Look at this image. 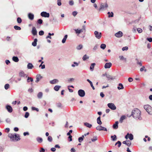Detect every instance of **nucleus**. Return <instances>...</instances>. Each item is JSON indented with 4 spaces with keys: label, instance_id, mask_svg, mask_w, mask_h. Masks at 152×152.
<instances>
[{
    "label": "nucleus",
    "instance_id": "nucleus-1",
    "mask_svg": "<svg viewBox=\"0 0 152 152\" xmlns=\"http://www.w3.org/2000/svg\"><path fill=\"white\" fill-rule=\"evenodd\" d=\"M132 115L133 117L136 119L141 120V112L137 108L134 109L132 112Z\"/></svg>",
    "mask_w": 152,
    "mask_h": 152
},
{
    "label": "nucleus",
    "instance_id": "nucleus-2",
    "mask_svg": "<svg viewBox=\"0 0 152 152\" xmlns=\"http://www.w3.org/2000/svg\"><path fill=\"white\" fill-rule=\"evenodd\" d=\"M144 108L149 114L152 115V107L150 105L148 104L145 105Z\"/></svg>",
    "mask_w": 152,
    "mask_h": 152
},
{
    "label": "nucleus",
    "instance_id": "nucleus-3",
    "mask_svg": "<svg viewBox=\"0 0 152 152\" xmlns=\"http://www.w3.org/2000/svg\"><path fill=\"white\" fill-rule=\"evenodd\" d=\"M10 137L12 138L13 140H15L16 141H18L20 140L19 136L18 134H11Z\"/></svg>",
    "mask_w": 152,
    "mask_h": 152
},
{
    "label": "nucleus",
    "instance_id": "nucleus-4",
    "mask_svg": "<svg viewBox=\"0 0 152 152\" xmlns=\"http://www.w3.org/2000/svg\"><path fill=\"white\" fill-rule=\"evenodd\" d=\"M78 93L79 95L81 97L84 96L85 94V91L83 90L82 89L79 90L78 91Z\"/></svg>",
    "mask_w": 152,
    "mask_h": 152
},
{
    "label": "nucleus",
    "instance_id": "nucleus-5",
    "mask_svg": "<svg viewBox=\"0 0 152 152\" xmlns=\"http://www.w3.org/2000/svg\"><path fill=\"white\" fill-rule=\"evenodd\" d=\"M96 128L97 130L99 131H107V129L106 128L103 127L101 125L98 126Z\"/></svg>",
    "mask_w": 152,
    "mask_h": 152
},
{
    "label": "nucleus",
    "instance_id": "nucleus-6",
    "mask_svg": "<svg viewBox=\"0 0 152 152\" xmlns=\"http://www.w3.org/2000/svg\"><path fill=\"white\" fill-rule=\"evenodd\" d=\"M108 7L107 4L106 3H102L101 4L100 7L99 8L98 10L100 11L102 9H104L105 8H107Z\"/></svg>",
    "mask_w": 152,
    "mask_h": 152
},
{
    "label": "nucleus",
    "instance_id": "nucleus-7",
    "mask_svg": "<svg viewBox=\"0 0 152 152\" xmlns=\"http://www.w3.org/2000/svg\"><path fill=\"white\" fill-rule=\"evenodd\" d=\"M107 106L110 109L112 110H115L116 107L114 104L113 103H109L107 104Z\"/></svg>",
    "mask_w": 152,
    "mask_h": 152
},
{
    "label": "nucleus",
    "instance_id": "nucleus-8",
    "mask_svg": "<svg viewBox=\"0 0 152 152\" xmlns=\"http://www.w3.org/2000/svg\"><path fill=\"white\" fill-rule=\"evenodd\" d=\"M94 34L96 37L98 39H100L101 37L102 33L101 32L99 33L97 31L94 32Z\"/></svg>",
    "mask_w": 152,
    "mask_h": 152
},
{
    "label": "nucleus",
    "instance_id": "nucleus-9",
    "mask_svg": "<svg viewBox=\"0 0 152 152\" xmlns=\"http://www.w3.org/2000/svg\"><path fill=\"white\" fill-rule=\"evenodd\" d=\"M41 15L43 17L48 18L50 15L49 13H48L46 12H43L41 13Z\"/></svg>",
    "mask_w": 152,
    "mask_h": 152
},
{
    "label": "nucleus",
    "instance_id": "nucleus-10",
    "mask_svg": "<svg viewBox=\"0 0 152 152\" xmlns=\"http://www.w3.org/2000/svg\"><path fill=\"white\" fill-rule=\"evenodd\" d=\"M6 108L9 112L11 113L12 112V108L10 106L7 105L6 106Z\"/></svg>",
    "mask_w": 152,
    "mask_h": 152
},
{
    "label": "nucleus",
    "instance_id": "nucleus-11",
    "mask_svg": "<svg viewBox=\"0 0 152 152\" xmlns=\"http://www.w3.org/2000/svg\"><path fill=\"white\" fill-rule=\"evenodd\" d=\"M123 35V33L121 31H119L115 34V36L117 37H121Z\"/></svg>",
    "mask_w": 152,
    "mask_h": 152
},
{
    "label": "nucleus",
    "instance_id": "nucleus-12",
    "mask_svg": "<svg viewBox=\"0 0 152 152\" xmlns=\"http://www.w3.org/2000/svg\"><path fill=\"white\" fill-rule=\"evenodd\" d=\"M112 64L111 62L106 63L104 66V67L105 69L109 68L112 66Z\"/></svg>",
    "mask_w": 152,
    "mask_h": 152
},
{
    "label": "nucleus",
    "instance_id": "nucleus-13",
    "mask_svg": "<svg viewBox=\"0 0 152 152\" xmlns=\"http://www.w3.org/2000/svg\"><path fill=\"white\" fill-rule=\"evenodd\" d=\"M31 32L33 35H37V31L35 27L32 28Z\"/></svg>",
    "mask_w": 152,
    "mask_h": 152
},
{
    "label": "nucleus",
    "instance_id": "nucleus-14",
    "mask_svg": "<svg viewBox=\"0 0 152 152\" xmlns=\"http://www.w3.org/2000/svg\"><path fill=\"white\" fill-rule=\"evenodd\" d=\"M75 33L77 35L79 34L80 33L83 32L84 31L82 29H78L75 30Z\"/></svg>",
    "mask_w": 152,
    "mask_h": 152
},
{
    "label": "nucleus",
    "instance_id": "nucleus-15",
    "mask_svg": "<svg viewBox=\"0 0 152 152\" xmlns=\"http://www.w3.org/2000/svg\"><path fill=\"white\" fill-rule=\"evenodd\" d=\"M42 77L40 75H38L36 76V80L35 81L36 83H38L39 80L42 79Z\"/></svg>",
    "mask_w": 152,
    "mask_h": 152
},
{
    "label": "nucleus",
    "instance_id": "nucleus-16",
    "mask_svg": "<svg viewBox=\"0 0 152 152\" xmlns=\"http://www.w3.org/2000/svg\"><path fill=\"white\" fill-rule=\"evenodd\" d=\"M118 121L115 122V123L113 125V128L114 129H117L118 128Z\"/></svg>",
    "mask_w": 152,
    "mask_h": 152
},
{
    "label": "nucleus",
    "instance_id": "nucleus-17",
    "mask_svg": "<svg viewBox=\"0 0 152 152\" xmlns=\"http://www.w3.org/2000/svg\"><path fill=\"white\" fill-rule=\"evenodd\" d=\"M106 75V77L107 78H108V80H113L114 79V78H113L112 76L109 75H107V74H105L104 75V76Z\"/></svg>",
    "mask_w": 152,
    "mask_h": 152
},
{
    "label": "nucleus",
    "instance_id": "nucleus-18",
    "mask_svg": "<svg viewBox=\"0 0 152 152\" xmlns=\"http://www.w3.org/2000/svg\"><path fill=\"white\" fill-rule=\"evenodd\" d=\"M28 16L29 18L31 20H33L34 18V15L31 13H29L28 15Z\"/></svg>",
    "mask_w": 152,
    "mask_h": 152
},
{
    "label": "nucleus",
    "instance_id": "nucleus-19",
    "mask_svg": "<svg viewBox=\"0 0 152 152\" xmlns=\"http://www.w3.org/2000/svg\"><path fill=\"white\" fill-rule=\"evenodd\" d=\"M58 82V80L57 79H55L50 81V83L51 84H54Z\"/></svg>",
    "mask_w": 152,
    "mask_h": 152
},
{
    "label": "nucleus",
    "instance_id": "nucleus-20",
    "mask_svg": "<svg viewBox=\"0 0 152 152\" xmlns=\"http://www.w3.org/2000/svg\"><path fill=\"white\" fill-rule=\"evenodd\" d=\"M37 39H35L34 40V41L32 42V45L34 46H36L37 45Z\"/></svg>",
    "mask_w": 152,
    "mask_h": 152
},
{
    "label": "nucleus",
    "instance_id": "nucleus-21",
    "mask_svg": "<svg viewBox=\"0 0 152 152\" xmlns=\"http://www.w3.org/2000/svg\"><path fill=\"white\" fill-rule=\"evenodd\" d=\"M119 86L118 87V90L122 89H124V87L122 83H120L118 84Z\"/></svg>",
    "mask_w": 152,
    "mask_h": 152
},
{
    "label": "nucleus",
    "instance_id": "nucleus-22",
    "mask_svg": "<svg viewBox=\"0 0 152 152\" xmlns=\"http://www.w3.org/2000/svg\"><path fill=\"white\" fill-rule=\"evenodd\" d=\"M42 95H43V94L41 92H39L37 95V97H38V98L39 99H41L42 98Z\"/></svg>",
    "mask_w": 152,
    "mask_h": 152
},
{
    "label": "nucleus",
    "instance_id": "nucleus-23",
    "mask_svg": "<svg viewBox=\"0 0 152 152\" xmlns=\"http://www.w3.org/2000/svg\"><path fill=\"white\" fill-rule=\"evenodd\" d=\"M12 60L15 62H18L19 61V59L16 56H13L12 58Z\"/></svg>",
    "mask_w": 152,
    "mask_h": 152
},
{
    "label": "nucleus",
    "instance_id": "nucleus-24",
    "mask_svg": "<svg viewBox=\"0 0 152 152\" xmlns=\"http://www.w3.org/2000/svg\"><path fill=\"white\" fill-rule=\"evenodd\" d=\"M34 67L32 64L29 63L27 65V68L28 69H32Z\"/></svg>",
    "mask_w": 152,
    "mask_h": 152
},
{
    "label": "nucleus",
    "instance_id": "nucleus-25",
    "mask_svg": "<svg viewBox=\"0 0 152 152\" xmlns=\"http://www.w3.org/2000/svg\"><path fill=\"white\" fill-rule=\"evenodd\" d=\"M19 76L21 77H24L26 76V75L24 73V72L21 71L19 73Z\"/></svg>",
    "mask_w": 152,
    "mask_h": 152
},
{
    "label": "nucleus",
    "instance_id": "nucleus-26",
    "mask_svg": "<svg viewBox=\"0 0 152 152\" xmlns=\"http://www.w3.org/2000/svg\"><path fill=\"white\" fill-rule=\"evenodd\" d=\"M97 123L99 125H101L102 124V121H101L100 120V117L99 116L98 117L97 119Z\"/></svg>",
    "mask_w": 152,
    "mask_h": 152
},
{
    "label": "nucleus",
    "instance_id": "nucleus-27",
    "mask_svg": "<svg viewBox=\"0 0 152 152\" xmlns=\"http://www.w3.org/2000/svg\"><path fill=\"white\" fill-rule=\"evenodd\" d=\"M61 86H56L54 87V89L56 91H57L59 90Z\"/></svg>",
    "mask_w": 152,
    "mask_h": 152
},
{
    "label": "nucleus",
    "instance_id": "nucleus-28",
    "mask_svg": "<svg viewBox=\"0 0 152 152\" xmlns=\"http://www.w3.org/2000/svg\"><path fill=\"white\" fill-rule=\"evenodd\" d=\"M125 118H126L125 116V115L122 116L120 118V121L121 123H122L123 121V120H124V119H125Z\"/></svg>",
    "mask_w": 152,
    "mask_h": 152
},
{
    "label": "nucleus",
    "instance_id": "nucleus-29",
    "mask_svg": "<svg viewBox=\"0 0 152 152\" xmlns=\"http://www.w3.org/2000/svg\"><path fill=\"white\" fill-rule=\"evenodd\" d=\"M84 124L85 126L89 128H91L92 126V125L91 124H90L89 123H85Z\"/></svg>",
    "mask_w": 152,
    "mask_h": 152
},
{
    "label": "nucleus",
    "instance_id": "nucleus-30",
    "mask_svg": "<svg viewBox=\"0 0 152 152\" xmlns=\"http://www.w3.org/2000/svg\"><path fill=\"white\" fill-rule=\"evenodd\" d=\"M83 61H85L87 59L89 58V57L87 56L86 55H85L83 57Z\"/></svg>",
    "mask_w": 152,
    "mask_h": 152
},
{
    "label": "nucleus",
    "instance_id": "nucleus-31",
    "mask_svg": "<svg viewBox=\"0 0 152 152\" xmlns=\"http://www.w3.org/2000/svg\"><path fill=\"white\" fill-rule=\"evenodd\" d=\"M128 138H129L130 140H132L133 139V136L132 134H129V135H128Z\"/></svg>",
    "mask_w": 152,
    "mask_h": 152
},
{
    "label": "nucleus",
    "instance_id": "nucleus-32",
    "mask_svg": "<svg viewBox=\"0 0 152 152\" xmlns=\"http://www.w3.org/2000/svg\"><path fill=\"white\" fill-rule=\"evenodd\" d=\"M95 65V63H92L91 64V66L90 67V69L91 70H93L94 68V66Z\"/></svg>",
    "mask_w": 152,
    "mask_h": 152
},
{
    "label": "nucleus",
    "instance_id": "nucleus-33",
    "mask_svg": "<svg viewBox=\"0 0 152 152\" xmlns=\"http://www.w3.org/2000/svg\"><path fill=\"white\" fill-rule=\"evenodd\" d=\"M107 14L108 15V17H113V12H111V13L110 12H108Z\"/></svg>",
    "mask_w": 152,
    "mask_h": 152
},
{
    "label": "nucleus",
    "instance_id": "nucleus-34",
    "mask_svg": "<svg viewBox=\"0 0 152 152\" xmlns=\"http://www.w3.org/2000/svg\"><path fill=\"white\" fill-rule=\"evenodd\" d=\"M111 137L112 138L113 141H115L117 139L116 136L115 135H114L113 136H111Z\"/></svg>",
    "mask_w": 152,
    "mask_h": 152
},
{
    "label": "nucleus",
    "instance_id": "nucleus-35",
    "mask_svg": "<svg viewBox=\"0 0 152 152\" xmlns=\"http://www.w3.org/2000/svg\"><path fill=\"white\" fill-rule=\"evenodd\" d=\"M37 141L39 143L41 142L42 141V138L38 137L37 139Z\"/></svg>",
    "mask_w": 152,
    "mask_h": 152
},
{
    "label": "nucleus",
    "instance_id": "nucleus-36",
    "mask_svg": "<svg viewBox=\"0 0 152 152\" xmlns=\"http://www.w3.org/2000/svg\"><path fill=\"white\" fill-rule=\"evenodd\" d=\"M131 145V142L129 140H127L126 145L128 147H129Z\"/></svg>",
    "mask_w": 152,
    "mask_h": 152
},
{
    "label": "nucleus",
    "instance_id": "nucleus-37",
    "mask_svg": "<svg viewBox=\"0 0 152 152\" xmlns=\"http://www.w3.org/2000/svg\"><path fill=\"white\" fill-rule=\"evenodd\" d=\"M14 28L16 30H20L21 29V28L20 27L17 26H14Z\"/></svg>",
    "mask_w": 152,
    "mask_h": 152
},
{
    "label": "nucleus",
    "instance_id": "nucleus-38",
    "mask_svg": "<svg viewBox=\"0 0 152 152\" xmlns=\"http://www.w3.org/2000/svg\"><path fill=\"white\" fill-rule=\"evenodd\" d=\"M106 47V45L105 44H102L100 46V48L102 49H104Z\"/></svg>",
    "mask_w": 152,
    "mask_h": 152
},
{
    "label": "nucleus",
    "instance_id": "nucleus-39",
    "mask_svg": "<svg viewBox=\"0 0 152 152\" xmlns=\"http://www.w3.org/2000/svg\"><path fill=\"white\" fill-rule=\"evenodd\" d=\"M117 144H118V147L119 148L121 146V143L120 141H118L117 142H116L115 143V145Z\"/></svg>",
    "mask_w": 152,
    "mask_h": 152
},
{
    "label": "nucleus",
    "instance_id": "nucleus-40",
    "mask_svg": "<svg viewBox=\"0 0 152 152\" xmlns=\"http://www.w3.org/2000/svg\"><path fill=\"white\" fill-rule=\"evenodd\" d=\"M22 20L21 18L20 17H18L17 18V22L18 23H20L22 22Z\"/></svg>",
    "mask_w": 152,
    "mask_h": 152
},
{
    "label": "nucleus",
    "instance_id": "nucleus-41",
    "mask_svg": "<svg viewBox=\"0 0 152 152\" xmlns=\"http://www.w3.org/2000/svg\"><path fill=\"white\" fill-rule=\"evenodd\" d=\"M82 48L83 45H80L77 47L76 48L77 49L79 50L81 49Z\"/></svg>",
    "mask_w": 152,
    "mask_h": 152
},
{
    "label": "nucleus",
    "instance_id": "nucleus-42",
    "mask_svg": "<svg viewBox=\"0 0 152 152\" xmlns=\"http://www.w3.org/2000/svg\"><path fill=\"white\" fill-rule=\"evenodd\" d=\"M9 85L8 84H6L4 86V88L5 89H7L9 87Z\"/></svg>",
    "mask_w": 152,
    "mask_h": 152
},
{
    "label": "nucleus",
    "instance_id": "nucleus-43",
    "mask_svg": "<svg viewBox=\"0 0 152 152\" xmlns=\"http://www.w3.org/2000/svg\"><path fill=\"white\" fill-rule=\"evenodd\" d=\"M48 140L50 142H52L53 140L51 136H49L48 137Z\"/></svg>",
    "mask_w": 152,
    "mask_h": 152
},
{
    "label": "nucleus",
    "instance_id": "nucleus-44",
    "mask_svg": "<svg viewBox=\"0 0 152 152\" xmlns=\"http://www.w3.org/2000/svg\"><path fill=\"white\" fill-rule=\"evenodd\" d=\"M29 113L28 112H26L25 113V115H24V117L25 118H27L28 117V116H29Z\"/></svg>",
    "mask_w": 152,
    "mask_h": 152
},
{
    "label": "nucleus",
    "instance_id": "nucleus-45",
    "mask_svg": "<svg viewBox=\"0 0 152 152\" xmlns=\"http://www.w3.org/2000/svg\"><path fill=\"white\" fill-rule=\"evenodd\" d=\"M42 22H43L42 20L41 19H38V20H37V22H38V23L40 24H42Z\"/></svg>",
    "mask_w": 152,
    "mask_h": 152
},
{
    "label": "nucleus",
    "instance_id": "nucleus-46",
    "mask_svg": "<svg viewBox=\"0 0 152 152\" xmlns=\"http://www.w3.org/2000/svg\"><path fill=\"white\" fill-rule=\"evenodd\" d=\"M97 140V138L96 137H95L91 139V140L92 141L94 142Z\"/></svg>",
    "mask_w": 152,
    "mask_h": 152
},
{
    "label": "nucleus",
    "instance_id": "nucleus-47",
    "mask_svg": "<svg viewBox=\"0 0 152 152\" xmlns=\"http://www.w3.org/2000/svg\"><path fill=\"white\" fill-rule=\"evenodd\" d=\"M137 30L139 33H141L142 31V29L140 28H137Z\"/></svg>",
    "mask_w": 152,
    "mask_h": 152
},
{
    "label": "nucleus",
    "instance_id": "nucleus-48",
    "mask_svg": "<svg viewBox=\"0 0 152 152\" xmlns=\"http://www.w3.org/2000/svg\"><path fill=\"white\" fill-rule=\"evenodd\" d=\"M44 34V32L43 31H40L39 32V34L40 36H42Z\"/></svg>",
    "mask_w": 152,
    "mask_h": 152
},
{
    "label": "nucleus",
    "instance_id": "nucleus-49",
    "mask_svg": "<svg viewBox=\"0 0 152 152\" xmlns=\"http://www.w3.org/2000/svg\"><path fill=\"white\" fill-rule=\"evenodd\" d=\"M32 110H36L37 112L39 111V109L37 108H36L34 107H32Z\"/></svg>",
    "mask_w": 152,
    "mask_h": 152
},
{
    "label": "nucleus",
    "instance_id": "nucleus-50",
    "mask_svg": "<svg viewBox=\"0 0 152 152\" xmlns=\"http://www.w3.org/2000/svg\"><path fill=\"white\" fill-rule=\"evenodd\" d=\"M119 58L121 60H124L126 61V58H124L123 56H119Z\"/></svg>",
    "mask_w": 152,
    "mask_h": 152
},
{
    "label": "nucleus",
    "instance_id": "nucleus-51",
    "mask_svg": "<svg viewBox=\"0 0 152 152\" xmlns=\"http://www.w3.org/2000/svg\"><path fill=\"white\" fill-rule=\"evenodd\" d=\"M28 80H30L31 82H32L33 81V79L31 77H28L27 79V81L28 82H29V81H28Z\"/></svg>",
    "mask_w": 152,
    "mask_h": 152
},
{
    "label": "nucleus",
    "instance_id": "nucleus-52",
    "mask_svg": "<svg viewBox=\"0 0 152 152\" xmlns=\"http://www.w3.org/2000/svg\"><path fill=\"white\" fill-rule=\"evenodd\" d=\"M57 4L59 6L61 5V0H57Z\"/></svg>",
    "mask_w": 152,
    "mask_h": 152
},
{
    "label": "nucleus",
    "instance_id": "nucleus-53",
    "mask_svg": "<svg viewBox=\"0 0 152 152\" xmlns=\"http://www.w3.org/2000/svg\"><path fill=\"white\" fill-rule=\"evenodd\" d=\"M128 48L126 46V47L123 48H122V50L123 51H124V50H128Z\"/></svg>",
    "mask_w": 152,
    "mask_h": 152
},
{
    "label": "nucleus",
    "instance_id": "nucleus-54",
    "mask_svg": "<svg viewBox=\"0 0 152 152\" xmlns=\"http://www.w3.org/2000/svg\"><path fill=\"white\" fill-rule=\"evenodd\" d=\"M74 80V79L72 78L69 79L68 80V83H70L72 81H73Z\"/></svg>",
    "mask_w": 152,
    "mask_h": 152
},
{
    "label": "nucleus",
    "instance_id": "nucleus-55",
    "mask_svg": "<svg viewBox=\"0 0 152 152\" xmlns=\"http://www.w3.org/2000/svg\"><path fill=\"white\" fill-rule=\"evenodd\" d=\"M83 138L80 137H79L78 138L79 141L80 142H81L83 141Z\"/></svg>",
    "mask_w": 152,
    "mask_h": 152
},
{
    "label": "nucleus",
    "instance_id": "nucleus-56",
    "mask_svg": "<svg viewBox=\"0 0 152 152\" xmlns=\"http://www.w3.org/2000/svg\"><path fill=\"white\" fill-rule=\"evenodd\" d=\"M69 5H72L74 4V2L73 1H70L69 2Z\"/></svg>",
    "mask_w": 152,
    "mask_h": 152
},
{
    "label": "nucleus",
    "instance_id": "nucleus-57",
    "mask_svg": "<svg viewBox=\"0 0 152 152\" xmlns=\"http://www.w3.org/2000/svg\"><path fill=\"white\" fill-rule=\"evenodd\" d=\"M77 12L75 11H74L72 12V15L74 16H75L77 15Z\"/></svg>",
    "mask_w": 152,
    "mask_h": 152
},
{
    "label": "nucleus",
    "instance_id": "nucleus-58",
    "mask_svg": "<svg viewBox=\"0 0 152 152\" xmlns=\"http://www.w3.org/2000/svg\"><path fill=\"white\" fill-rule=\"evenodd\" d=\"M57 106L58 107H61L62 106V104L61 103H58L57 104Z\"/></svg>",
    "mask_w": 152,
    "mask_h": 152
},
{
    "label": "nucleus",
    "instance_id": "nucleus-59",
    "mask_svg": "<svg viewBox=\"0 0 152 152\" xmlns=\"http://www.w3.org/2000/svg\"><path fill=\"white\" fill-rule=\"evenodd\" d=\"M128 80L129 82H132V81L133 80V79L132 77H129L128 78Z\"/></svg>",
    "mask_w": 152,
    "mask_h": 152
},
{
    "label": "nucleus",
    "instance_id": "nucleus-60",
    "mask_svg": "<svg viewBox=\"0 0 152 152\" xmlns=\"http://www.w3.org/2000/svg\"><path fill=\"white\" fill-rule=\"evenodd\" d=\"M72 130H69V132H68L67 134V135H70V134L72 132Z\"/></svg>",
    "mask_w": 152,
    "mask_h": 152
},
{
    "label": "nucleus",
    "instance_id": "nucleus-61",
    "mask_svg": "<svg viewBox=\"0 0 152 152\" xmlns=\"http://www.w3.org/2000/svg\"><path fill=\"white\" fill-rule=\"evenodd\" d=\"M147 40L150 42H152V38H147Z\"/></svg>",
    "mask_w": 152,
    "mask_h": 152
},
{
    "label": "nucleus",
    "instance_id": "nucleus-62",
    "mask_svg": "<svg viewBox=\"0 0 152 152\" xmlns=\"http://www.w3.org/2000/svg\"><path fill=\"white\" fill-rule=\"evenodd\" d=\"M137 64H139L141 66H142V63L141 61H137Z\"/></svg>",
    "mask_w": 152,
    "mask_h": 152
},
{
    "label": "nucleus",
    "instance_id": "nucleus-63",
    "mask_svg": "<svg viewBox=\"0 0 152 152\" xmlns=\"http://www.w3.org/2000/svg\"><path fill=\"white\" fill-rule=\"evenodd\" d=\"M28 110V108L27 107L25 106L23 107V110L24 111H26Z\"/></svg>",
    "mask_w": 152,
    "mask_h": 152
},
{
    "label": "nucleus",
    "instance_id": "nucleus-64",
    "mask_svg": "<svg viewBox=\"0 0 152 152\" xmlns=\"http://www.w3.org/2000/svg\"><path fill=\"white\" fill-rule=\"evenodd\" d=\"M71 152H75V149L74 148H72L71 149Z\"/></svg>",
    "mask_w": 152,
    "mask_h": 152
}]
</instances>
